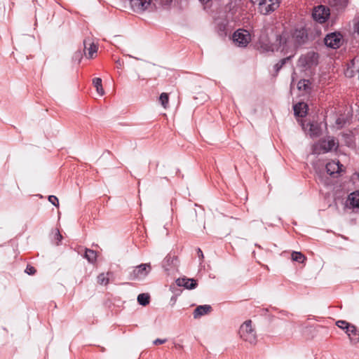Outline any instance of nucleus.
Listing matches in <instances>:
<instances>
[{"mask_svg": "<svg viewBox=\"0 0 359 359\" xmlns=\"http://www.w3.org/2000/svg\"><path fill=\"white\" fill-rule=\"evenodd\" d=\"M308 39L306 32L304 29H295L290 34L283 32L276 36V43L265 48L266 51L280 50L285 53H293L296 49L304 44Z\"/></svg>", "mask_w": 359, "mask_h": 359, "instance_id": "nucleus-1", "label": "nucleus"}, {"mask_svg": "<svg viewBox=\"0 0 359 359\" xmlns=\"http://www.w3.org/2000/svg\"><path fill=\"white\" fill-rule=\"evenodd\" d=\"M241 338L250 343L255 344L257 342V334L255 330L252 327V321L250 320H246L241 325L239 330Z\"/></svg>", "mask_w": 359, "mask_h": 359, "instance_id": "nucleus-2", "label": "nucleus"}, {"mask_svg": "<svg viewBox=\"0 0 359 359\" xmlns=\"http://www.w3.org/2000/svg\"><path fill=\"white\" fill-rule=\"evenodd\" d=\"M151 269L150 264H141L129 272L128 278L130 280H142L149 273Z\"/></svg>", "mask_w": 359, "mask_h": 359, "instance_id": "nucleus-3", "label": "nucleus"}, {"mask_svg": "<svg viewBox=\"0 0 359 359\" xmlns=\"http://www.w3.org/2000/svg\"><path fill=\"white\" fill-rule=\"evenodd\" d=\"M318 54L311 51L306 54L302 55L299 59V66L304 68H310L313 66H316L318 64Z\"/></svg>", "mask_w": 359, "mask_h": 359, "instance_id": "nucleus-4", "label": "nucleus"}, {"mask_svg": "<svg viewBox=\"0 0 359 359\" xmlns=\"http://www.w3.org/2000/svg\"><path fill=\"white\" fill-rule=\"evenodd\" d=\"M280 0H264L257 7L258 11L262 15H269L279 7Z\"/></svg>", "mask_w": 359, "mask_h": 359, "instance_id": "nucleus-5", "label": "nucleus"}, {"mask_svg": "<svg viewBox=\"0 0 359 359\" xmlns=\"http://www.w3.org/2000/svg\"><path fill=\"white\" fill-rule=\"evenodd\" d=\"M233 43L240 47H245L250 41V34L245 29H238L233 35Z\"/></svg>", "mask_w": 359, "mask_h": 359, "instance_id": "nucleus-6", "label": "nucleus"}, {"mask_svg": "<svg viewBox=\"0 0 359 359\" xmlns=\"http://www.w3.org/2000/svg\"><path fill=\"white\" fill-rule=\"evenodd\" d=\"M330 14V9L325 6L320 5L314 8L312 16L316 22L323 23L327 20Z\"/></svg>", "mask_w": 359, "mask_h": 359, "instance_id": "nucleus-7", "label": "nucleus"}, {"mask_svg": "<svg viewBox=\"0 0 359 359\" xmlns=\"http://www.w3.org/2000/svg\"><path fill=\"white\" fill-rule=\"evenodd\" d=\"M342 36L339 32H332L326 35L324 41L325 44L331 48L336 49L341 44Z\"/></svg>", "mask_w": 359, "mask_h": 359, "instance_id": "nucleus-8", "label": "nucleus"}, {"mask_svg": "<svg viewBox=\"0 0 359 359\" xmlns=\"http://www.w3.org/2000/svg\"><path fill=\"white\" fill-rule=\"evenodd\" d=\"M151 2V0H130L133 11L139 13L147 11L150 6Z\"/></svg>", "mask_w": 359, "mask_h": 359, "instance_id": "nucleus-9", "label": "nucleus"}, {"mask_svg": "<svg viewBox=\"0 0 359 359\" xmlns=\"http://www.w3.org/2000/svg\"><path fill=\"white\" fill-rule=\"evenodd\" d=\"M342 165L339 161H330L326 164L325 168L327 173L330 176L335 177L341 171Z\"/></svg>", "mask_w": 359, "mask_h": 359, "instance_id": "nucleus-10", "label": "nucleus"}, {"mask_svg": "<svg viewBox=\"0 0 359 359\" xmlns=\"http://www.w3.org/2000/svg\"><path fill=\"white\" fill-rule=\"evenodd\" d=\"M176 284L180 287H184L188 290H192L196 287L197 283L196 280L193 278H178L176 280Z\"/></svg>", "mask_w": 359, "mask_h": 359, "instance_id": "nucleus-11", "label": "nucleus"}, {"mask_svg": "<svg viewBox=\"0 0 359 359\" xmlns=\"http://www.w3.org/2000/svg\"><path fill=\"white\" fill-rule=\"evenodd\" d=\"M346 333L352 344H356L359 342V331L354 325L351 324L350 326H348Z\"/></svg>", "mask_w": 359, "mask_h": 359, "instance_id": "nucleus-12", "label": "nucleus"}, {"mask_svg": "<svg viewBox=\"0 0 359 359\" xmlns=\"http://www.w3.org/2000/svg\"><path fill=\"white\" fill-rule=\"evenodd\" d=\"M212 310V307L210 305L205 304L197 306L193 312V316L195 319L201 317L205 314L210 313Z\"/></svg>", "mask_w": 359, "mask_h": 359, "instance_id": "nucleus-13", "label": "nucleus"}, {"mask_svg": "<svg viewBox=\"0 0 359 359\" xmlns=\"http://www.w3.org/2000/svg\"><path fill=\"white\" fill-rule=\"evenodd\" d=\"M346 203L347 206L351 208H359V191L350 194Z\"/></svg>", "mask_w": 359, "mask_h": 359, "instance_id": "nucleus-14", "label": "nucleus"}, {"mask_svg": "<svg viewBox=\"0 0 359 359\" xmlns=\"http://www.w3.org/2000/svg\"><path fill=\"white\" fill-rule=\"evenodd\" d=\"M294 114L299 117H304L306 115L308 105L304 102H299L293 107Z\"/></svg>", "mask_w": 359, "mask_h": 359, "instance_id": "nucleus-15", "label": "nucleus"}, {"mask_svg": "<svg viewBox=\"0 0 359 359\" xmlns=\"http://www.w3.org/2000/svg\"><path fill=\"white\" fill-rule=\"evenodd\" d=\"M330 5L337 11L344 10L348 5V0H330Z\"/></svg>", "mask_w": 359, "mask_h": 359, "instance_id": "nucleus-16", "label": "nucleus"}, {"mask_svg": "<svg viewBox=\"0 0 359 359\" xmlns=\"http://www.w3.org/2000/svg\"><path fill=\"white\" fill-rule=\"evenodd\" d=\"M84 258H86L88 262L93 264L97 260V253L95 250L86 248L85 250Z\"/></svg>", "mask_w": 359, "mask_h": 359, "instance_id": "nucleus-17", "label": "nucleus"}, {"mask_svg": "<svg viewBox=\"0 0 359 359\" xmlns=\"http://www.w3.org/2000/svg\"><path fill=\"white\" fill-rule=\"evenodd\" d=\"M309 133L311 137L320 136L321 130L317 123H310Z\"/></svg>", "mask_w": 359, "mask_h": 359, "instance_id": "nucleus-18", "label": "nucleus"}, {"mask_svg": "<svg viewBox=\"0 0 359 359\" xmlns=\"http://www.w3.org/2000/svg\"><path fill=\"white\" fill-rule=\"evenodd\" d=\"M293 56H294V54L291 53L290 55H289L283 59H281L278 63H276L274 65V69H275L276 72L278 73L280 71V69L286 64V62L290 61Z\"/></svg>", "mask_w": 359, "mask_h": 359, "instance_id": "nucleus-19", "label": "nucleus"}, {"mask_svg": "<svg viewBox=\"0 0 359 359\" xmlns=\"http://www.w3.org/2000/svg\"><path fill=\"white\" fill-rule=\"evenodd\" d=\"M150 297L147 293H142L137 296V302L142 306H147L149 303Z\"/></svg>", "mask_w": 359, "mask_h": 359, "instance_id": "nucleus-20", "label": "nucleus"}, {"mask_svg": "<svg viewBox=\"0 0 359 359\" xmlns=\"http://www.w3.org/2000/svg\"><path fill=\"white\" fill-rule=\"evenodd\" d=\"M93 83L94 86L96 88L97 93L100 95H103L104 94V91L102 86V79L100 78H95Z\"/></svg>", "mask_w": 359, "mask_h": 359, "instance_id": "nucleus-21", "label": "nucleus"}, {"mask_svg": "<svg viewBox=\"0 0 359 359\" xmlns=\"http://www.w3.org/2000/svg\"><path fill=\"white\" fill-rule=\"evenodd\" d=\"M175 261V259L174 257H171L170 255H168L167 257H165L163 262V266L165 269V270L169 271L170 269L168 266H170L171 264H173Z\"/></svg>", "mask_w": 359, "mask_h": 359, "instance_id": "nucleus-22", "label": "nucleus"}, {"mask_svg": "<svg viewBox=\"0 0 359 359\" xmlns=\"http://www.w3.org/2000/svg\"><path fill=\"white\" fill-rule=\"evenodd\" d=\"M311 83L309 80L302 79L297 83V88L299 90H307L309 88Z\"/></svg>", "mask_w": 359, "mask_h": 359, "instance_id": "nucleus-23", "label": "nucleus"}, {"mask_svg": "<svg viewBox=\"0 0 359 359\" xmlns=\"http://www.w3.org/2000/svg\"><path fill=\"white\" fill-rule=\"evenodd\" d=\"M292 259L299 263H303L305 259V257L301 252L294 251L292 253Z\"/></svg>", "mask_w": 359, "mask_h": 359, "instance_id": "nucleus-24", "label": "nucleus"}, {"mask_svg": "<svg viewBox=\"0 0 359 359\" xmlns=\"http://www.w3.org/2000/svg\"><path fill=\"white\" fill-rule=\"evenodd\" d=\"M160 102L162 106L165 109L168 104L169 97L166 93H162L159 97Z\"/></svg>", "mask_w": 359, "mask_h": 359, "instance_id": "nucleus-25", "label": "nucleus"}, {"mask_svg": "<svg viewBox=\"0 0 359 359\" xmlns=\"http://www.w3.org/2000/svg\"><path fill=\"white\" fill-rule=\"evenodd\" d=\"M89 45L90 47L88 48V55L89 58H92L93 55L97 53V47L93 43H90Z\"/></svg>", "mask_w": 359, "mask_h": 359, "instance_id": "nucleus-26", "label": "nucleus"}, {"mask_svg": "<svg viewBox=\"0 0 359 359\" xmlns=\"http://www.w3.org/2000/svg\"><path fill=\"white\" fill-rule=\"evenodd\" d=\"M97 283L100 285H107L109 283V278L104 273H100L97 276Z\"/></svg>", "mask_w": 359, "mask_h": 359, "instance_id": "nucleus-27", "label": "nucleus"}, {"mask_svg": "<svg viewBox=\"0 0 359 359\" xmlns=\"http://www.w3.org/2000/svg\"><path fill=\"white\" fill-rule=\"evenodd\" d=\"M336 325L341 329L347 330L348 326H350L351 324L348 323L345 320H338L336 323Z\"/></svg>", "mask_w": 359, "mask_h": 359, "instance_id": "nucleus-28", "label": "nucleus"}, {"mask_svg": "<svg viewBox=\"0 0 359 359\" xmlns=\"http://www.w3.org/2000/svg\"><path fill=\"white\" fill-rule=\"evenodd\" d=\"M48 201L54 206H55V207H58L59 206L58 198L55 196H48Z\"/></svg>", "mask_w": 359, "mask_h": 359, "instance_id": "nucleus-29", "label": "nucleus"}, {"mask_svg": "<svg viewBox=\"0 0 359 359\" xmlns=\"http://www.w3.org/2000/svg\"><path fill=\"white\" fill-rule=\"evenodd\" d=\"M25 272L29 275H34L36 273V269L34 266L27 265Z\"/></svg>", "mask_w": 359, "mask_h": 359, "instance_id": "nucleus-30", "label": "nucleus"}, {"mask_svg": "<svg viewBox=\"0 0 359 359\" xmlns=\"http://www.w3.org/2000/svg\"><path fill=\"white\" fill-rule=\"evenodd\" d=\"M55 239L57 241L56 244L59 245L60 242L62 239V236L61 235V233L59 231V230H57L55 233Z\"/></svg>", "mask_w": 359, "mask_h": 359, "instance_id": "nucleus-31", "label": "nucleus"}, {"mask_svg": "<svg viewBox=\"0 0 359 359\" xmlns=\"http://www.w3.org/2000/svg\"><path fill=\"white\" fill-rule=\"evenodd\" d=\"M334 144H335V143H334V141L333 140H329L327 142V147H325V150L327 151H328L330 150H332L334 148Z\"/></svg>", "mask_w": 359, "mask_h": 359, "instance_id": "nucleus-32", "label": "nucleus"}, {"mask_svg": "<svg viewBox=\"0 0 359 359\" xmlns=\"http://www.w3.org/2000/svg\"><path fill=\"white\" fill-rule=\"evenodd\" d=\"M167 339H156V340H154L153 341V344L154 345H159V344H164L165 342H166Z\"/></svg>", "mask_w": 359, "mask_h": 359, "instance_id": "nucleus-33", "label": "nucleus"}, {"mask_svg": "<svg viewBox=\"0 0 359 359\" xmlns=\"http://www.w3.org/2000/svg\"><path fill=\"white\" fill-rule=\"evenodd\" d=\"M116 64L117 68L121 69L123 65V62L122 60H121L120 59H118L117 60H116Z\"/></svg>", "mask_w": 359, "mask_h": 359, "instance_id": "nucleus-34", "label": "nucleus"}, {"mask_svg": "<svg viewBox=\"0 0 359 359\" xmlns=\"http://www.w3.org/2000/svg\"><path fill=\"white\" fill-rule=\"evenodd\" d=\"M345 123V121L341 118H338L336 121V123L337 125H343Z\"/></svg>", "mask_w": 359, "mask_h": 359, "instance_id": "nucleus-35", "label": "nucleus"}, {"mask_svg": "<svg viewBox=\"0 0 359 359\" xmlns=\"http://www.w3.org/2000/svg\"><path fill=\"white\" fill-rule=\"evenodd\" d=\"M355 63H359V58L358 57H355L354 59L352 60L351 65H352L353 67H354Z\"/></svg>", "mask_w": 359, "mask_h": 359, "instance_id": "nucleus-36", "label": "nucleus"}, {"mask_svg": "<svg viewBox=\"0 0 359 359\" xmlns=\"http://www.w3.org/2000/svg\"><path fill=\"white\" fill-rule=\"evenodd\" d=\"M264 0H250V1L255 5V4H257V6H259V4L261 3V1H263Z\"/></svg>", "mask_w": 359, "mask_h": 359, "instance_id": "nucleus-37", "label": "nucleus"}, {"mask_svg": "<svg viewBox=\"0 0 359 359\" xmlns=\"http://www.w3.org/2000/svg\"><path fill=\"white\" fill-rule=\"evenodd\" d=\"M198 255L200 258L203 257V252L201 251V250L200 248H198Z\"/></svg>", "mask_w": 359, "mask_h": 359, "instance_id": "nucleus-38", "label": "nucleus"}, {"mask_svg": "<svg viewBox=\"0 0 359 359\" xmlns=\"http://www.w3.org/2000/svg\"><path fill=\"white\" fill-rule=\"evenodd\" d=\"M355 32L359 34V22L355 26Z\"/></svg>", "mask_w": 359, "mask_h": 359, "instance_id": "nucleus-39", "label": "nucleus"}, {"mask_svg": "<svg viewBox=\"0 0 359 359\" xmlns=\"http://www.w3.org/2000/svg\"><path fill=\"white\" fill-rule=\"evenodd\" d=\"M211 0H199L200 2L202 4H207L208 2L210 1Z\"/></svg>", "mask_w": 359, "mask_h": 359, "instance_id": "nucleus-40", "label": "nucleus"}, {"mask_svg": "<svg viewBox=\"0 0 359 359\" xmlns=\"http://www.w3.org/2000/svg\"><path fill=\"white\" fill-rule=\"evenodd\" d=\"M346 75L348 76H352V72L349 73V69H347V72H346Z\"/></svg>", "mask_w": 359, "mask_h": 359, "instance_id": "nucleus-41", "label": "nucleus"}, {"mask_svg": "<svg viewBox=\"0 0 359 359\" xmlns=\"http://www.w3.org/2000/svg\"><path fill=\"white\" fill-rule=\"evenodd\" d=\"M170 301L172 302L173 304H175L176 302V298L175 297H172Z\"/></svg>", "mask_w": 359, "mask_h": 359, "instance_id": "nucleus-42", "label": "nucleus"}, {"mask_svg": "<svg viewBox=\"0 0 359 359\" xmlns=\"http://www.w3.org/2000/svg\"><path fill=\"white\" fill-rule=\"evenodd\" d=\"M84 44H85V46H86V44H87V41H84Z\"/></svg>", "mask_w": 359, "mask_h": 359, "instance_id": "nucleus-43", "label": "nucleus"}]
</instances>
